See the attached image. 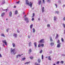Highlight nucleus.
I'll return each mask as SVG.
<instances>
[{"label":"nucleus","instance_id":"nucleus-42","mask_svg":"<svg viewBox=\"0 0 65 65\" xmlns=\"http://www.w3.org/2000/svg\"><path fill=\"white\" fill-rule=\"evenodd\" d=\"M42 50H41L40 51V53L41 54V53H42Z\"/></svg>","mask_w":65,"mask_h":65},{"label":"nucleus","instance_id":"nucleus-50","mask_svg":"<svg viewBox=\"0 0 65 65\" xmlns=\"http://www.w3.org/2000/svg\"><path fill=\"white\" fill-rule=\"evenodd\" d=\"M56 13H57V14H58V13H59V11H56Z\"/></svg>","mask_w":65,"mask_h":65},{"label":"nucleus","instance_id":"nucleus-22","mask_svg":"<svg viewBox=\"0 0 65 65\" xmlns=\"http://www.w3.org/2000/svg\"><path fill=\"white\" fill-rule=\"evenodd\" d=\"M57 20V17H54V21H56Z\"/></svg>","mask_w":65,"mask_h":65},{"label":"nucleus","instance_id":"nucleus-62","mask_svg":"<svg viewBox=\"0 0 65 65\" xmlns=\"http://www.w3.org/2000/svg\"><path fill=\"white\" fill-rule=\"evenodd\" d=\"M34 7H33L32 9H31L33 10V9H34Z\"/></svg>","mask_w":65,"mask_h":65},{"label":"nucleus","instance_id":"nucleus-57","mask_svg":"<svg viewBox=\"0 0 65 65\" xmlns=\"http://www.w3.org/2000/svg\"><path fill=\"white\" fill-rule=\"evenodd\" d=\"M50 54H52V51H51L50 52Z\"/></svg>","mask_w":65,"mask_h":65},{"label":"nucleus","instance_id":"nucleus-52","mask_svg":"<svg viewBox=\"0 0 65 65\" xmlns=\"http://www.w3.org/2000/svg\"><path fill=\"white\" fill-rule=\"evenodd\" d=\"M59 61H57V64H59Z\"/></svg>","mask_w":65,"mask_h":65},{"label":"nucleus","instance_id":"nucleus-45","mask_svg":"<svg viewBox=\"0 0 65 65\" xmlns=\"http://www.w3.org/2000/svg\"><path fill=\"white\" fill-rule=\"evenodd\" d=\"M61 55L62 56H65V55L64 54H62Z\"/></svg>","mask_w":65,"mask_h":65},{"label":"nucleus","instance_id":"nucleus-59","mask_svg":"<svg viewBox=\"0 0 65 65\" xmlns=\"http://www.w3.org/2000/svg\"><path fill=\"white\" fill-rule=\"evenodd\" d=\"M58 2H59V3H61V1L60 0Z\"/></svg>","mask_w":65,"mask_h":65},{"label":"nucleus","instance_id":"nucleus-43","mask_svg":"<svg viewBox=\"0 0 65 65\" xmlns=\"http://www.w3.org/2000/svg\"><path fill=\"white\" fill-rule=\"evenodd\" d=\"M4 10H5V11H6V12H7V9H4Z\"/></svg>","mask_w":65,"mask_h":65},{"label":"nucleus","instance_id":"nucleus-64","mask_svg":"<svg viewBox=\"0 0 65 65\" xmlns=\"http://www.w3.org/2000/svg\"><path fill=\"white\" fill-rule=\"evenodd\" d=\"M3 46H4V47L5 46V45H3Z\"/></svg>","mask_w":65,"mask_h":65},{"label":"nucleus","instance_id":"nucleus-40","mask_svg":"<svg viewBox=\"0 0 65 65\" xmlns=\"http://www.w3.org/2000/svg\"><path fill=\"white\" fill-rule=\"evenodd\" d=\"M42 59H43V55H42Z\"/></svg>","mask_w":65,"mask_h":65},{"label":"nucleus","instance_id":"nucleus-56","mask_svg":"<svg viewBox=\"0 0 65 65\" xmlns=\"http://www.w3.org/2000/svg\"><path fill=\"white\" fill-rule=\"evenodd\" d=\"M44 4V0H43Z\"/></svg>","mask_w":65,"mask_h":65},{"label":"nucleus","instance_id":"nucleus-4","mask_svg":"<svg viewBox=\"0 0 65 65\" xmlns=\"http://www.w3.org/2000/svg\"><path fill=\"white\" fill-rule=\"evenodd\" d=\"M42 12H44V7H43L42 8Z\"/></svg>","mask_w":65,"mask_h":65},{"label":"nucleus","instance_id":"nucleus-12","mask_svg":"<svg viewBox=\"0 0 65 65\" xmlns=\"http://www.w3.org/2000/svg\"><path fill=\"white\" fill-rule=\"evenodd\" d=\"M41 1H40L38 2V4L39 5H40L41 4Z\"/></svg>","mask_w":65,"mask_h":65},{"label":"nucleus","instance_id":"nucleus-21","mask_svg":"<svg viewBox=\"0 0 65 65\" xmlns=\"http://www.w3.org/2000/svg\"><path fill=\"white\" fill-rule=\"evenodd\" d=\"M2 42L3 43H5L6 42V40H3Z\"/></svg>","mask_w":65,"mask_h":65},{"label":"nucleus","instance_id":"nucleus-53","mask_svg":"<svg viewBox=\"0 0 65 65\" xmlns=\"http://www.w3.org/2000/svg\"><path fill=\"white\" fill-rule=\"evenodd\" d=\"M34 20V18H32L31 20H32V21H33Z\"/></svg>","mask_w":65,"mask_h":65},{"label":"nucleus","instance_id":"nucleus-54","mask_svg":"<svg viewBox=\"0 0 65 65\" xmlns=\"http://www.w3.org/2000/svg\"><path fill=\"white\" fill-rule=\"evenodd\" d=\"M40 18H38V21H40Z\"/></svg>","mask_w":65,"mask_h":65},{"label":"nucleus","instance_id":"nucleus-5","mask_svg":"<svg viewBox=\"0 0 65 65\" xmlns=\"http://www.w3.org/2000/svg\"><path fill=\"white\" fill-rule=\"evenodd\" d=\"M9 15L10 17H11V16H12V12L11 11L10 12Z\"/></svg>","mask_w":65,"mask_h":65},{"label":"nucleus","instance_id":"nucleus-20","mask_svg":"<svg viewBox=\"0 0 65 65\" xmlns=\"http://www.w3.org/2000/svg\"><path fill=\"white\" fill-rule=\"evenodd\" d=\"M57 43H58V44H61V43L60 42V40H58L57 41Z\"/></svg>","mask_w":65,"mask_h":65},{"label":"nucleus","instance_id":"nucleus-13","mask_svg":"<svg viewBox=\"0 0 65 65\" xmlns=\"http://www.w3.org/2000/svg\"><path fill=\"white\" fill-rule=\"evenodd\" d=\"M41 60H40V59H39L38 60V61L39 63H40V62Z\"/></svg>","mask_w":65,"mask_h":65},{"label":"nucleus","instance_id":"nucleus-44","mask_svg":"<svg viewBox=\"0 0 65 65\" xmlns=\"http://www.w3.org/2000/svg\"><path fill=\"white\" fill-rule=\"evenodd\" d=\"M17 4H19L20 3V1H18V2H17Z\"/></svg>","mask_w":65,"mask_h":65},{"label":"nucleus","instance_id":"nucleus-47","mask_svg":"<svg viewBox=\"0 0 65 65\" xmlns=\"http://www.w3.org/2000/svg\"><path fill=\"white\" fill-rule=\"evenodd\" d=\"M30 59H33V57H30Z\"/></svg>","mask_w":65,"mask_h":65},{"label":"nucleus","instance_id":"nucleus-19","mask_svg":"<svg viewBox=\"0 0 65 65\" xmlns=\"http://www.w3.org/2000/svg\"><path fill=\"white\" fill-rule=\"evenodd\" d=\"M18 11L17 10H16L15 11V14H18Z\"/></svg>","mask_w":65,"mask_h":65},{"label":"nucleus","instance_id":"nucleus-26","mask_svg":"<svg viewBox=\"0 0 65 65\" xmlns=\"http://www.w3.org/2000/svg\"><path fill=\"white\" fill-rule=\"evenodd\" d=\"M33 24H31L30 25V29H31L32 28V27H33Z\"/></svg>","mask_w":65,"mask_h":65},{"label":"nucleus","instance_id":"nucleus-11","mask_svg":"<svg viewBox=\"0 0 65 65\" xmlns=\"http://www.w3.org/2000/svg\"><path fill=\"white\" fill-rule=\"evenodd\" d=\"M34 44L35 45V46L36 48L37 47V43L36 42H35L34 43Z\"/></svg>","mask_w":65,"mask_h":65},{"label":"nucleus","instance_id":"nucleus-9","mask_svg":"<svg viewBox=\"0 0 65 65\" xmlns=\"http://www.w3.org/2000/svg\"><path fill=\"white\" fill-rule=\"evenodd\" d=\"M43 39H42L39 41V43H41L42 42H43Z\"/></svg>","mask_w":65,"mask_h":65},{"label":"nucleus","instance_id":"nucleus-23","mask_svg":"<svg viewBox=\"0 0 65 65\" xmlns=\"http://www.w3.org/2000/svg\"><path fill=\"white\" fill-rule=\"evenodd\" d=\"M5 3V0H4L3 1V2L2 4H4Z\"/></svg>","mask_w":65,"mask_h":65},{"label":"nucleus","instance_id":"nucleus-28","mask_svg":"<svg viewBox=\"0 0 65 65\" xmlns=\"http://www.w3.org/2000/svg\"><path fill=\"white\" fill-rule=\"evenodd\" d=\"M62 25L63 27V28H65V24H64L63 23L62 24Z\"/></svg>","mask_w":65,"mask_h":65},{"label":"nucleus","instance_id":"nucleus-2","mask_svg":"<svg viewBox=\"0 0 65 65\" xmlns=\"http://www.w3.org/2000/svg\"><path fill=\"white\" fill-rule=\"evenodd\" d=\"M11 53H13L14 55L15 54V49H14L13 50L12 48H11Z\"/></svg>","mask_w":65,"mask_h":65},{"label":"nucleus","instance_id":"nucleus-6","mask_svg":"<svg viewBox=\"0 0 65 65\" xmlns=\"http://www.w3.org/2000/svg\"><path fill=\"white\" fill-rule=\"evenodd\" d=\"M28 51L29 52V55H30L31 54V53L32 52V50L31 49H29L28 50Z\"/></svg>","mask_w":65,"mask_h":65},{"label":"nucleus","instance_id":"nucleus-61","mask_svg":"<svg viewBox=\"0 0 65 65\" xmlns=\"http://www.w3.org/2000/svg\"><path fill=\"white\" fill-rule=\"evenodd\" d=\"M63 7H65V5H64L63 6Z\"/></svg>","mask_w":65,"mask_h":65},{"label":"nucleus","instance_id":"nucleus-25","mask_svg":"<svg viewBox=\"0 0 65 65\" xmlns=\"http://www.w3.org/2000/svg\"><path fill=\"white\" fill-rule=\"evenodd\" d=\"M48 59H49V60H50V61L51 60V57L50 56H49L48 57Z\"/></svg>","mask_w":65,"mask_h":65},{"label":"nucleus","instance_id":"nucleus-55","mask_svg":"<svg viewBox=\"0 0 65 65\" xmlns=\"http://www.w3.org/2000/svg\"><path fill=\"white\" fill-rule=\"evenodd\" d=\"M0 56L1 58L2 57V55H1V54H0Z\"/></svg>","mask_w":65,"mask_h":65},{"label":"nucleus","instance_id":"nucleus-58","mask_svg":"<svg viewBox=\"0 0 65 65\" xmlns=\"http://www.w3.org/2000/svg\"><path fill=\"white\" fill-rule=\"evenodd\" d=\"M63 20L64 21H65V17H64V18H63Z\"/></svg>","mask_w":65,"mask_h":65},{"label":"nucleus","instance_id":"nucleus-35","mask_svg":"<svg viewBox=\"0 0 65 65\" xmlns=\"http://www.w3.org/2000/svg\"><path fill=\"white\" fill-rule=\"evenodd\" d=\"M41 46V45L40 44H39L38 45V47H40V46Z\"/></svg>","mask_w":65,"mask_h":65},{"label":"nucleus","instance_id":"nucleus-41","mask_svg":"<svg viewBox=\"0 0 65 65\" xmlns=\"http://www.w3.org/2000/svg\"><path fill=\"white\" fill-rule=\"evenodd\" d=\"M55 5L56 7V8H57L58 7V6H57V5L56 4H55Z\"/></svg>","mask_w":65,"mask_h":65},{"label":"nucleus","instance_id":"nucleus-36","mask_svg":"<svg viewBox=\"0 0 65 65\" xmlns=\"http://www.w3.org/2000/svg\"><path fill=\"white\" fill-rule=\"evenodd\" d=\"M61 41L62 42H64V39H63V38H61Z\"/></svg>","mask_w":65,"mask_h":65},{"label":"nucleus","instance_id":"nucleus-37","mask_svg":"<svg viewBox=\"0 0 65 65\" xmlns=\"http://www.w3.org/2000/svg\"><path fill=\"white\" fill-rule=\"evenodd\" d=\"M5 43V45H7V43L6 42H5V43Z\"/></svg>","mask_w":65,"mask_h":65},{"label":"nucleus","instance_id":"nucleus-63","mask_svg":"<svg viewBox=\"0 0 65 65\" xmlns=\"http://www.w3.org/2000/svg\"><path fill=\"white\" fill-rule=\"evenodd\" d=\"M26 15H24V17H26Z\"/></svg>","mask_w":65,"mask_h":65},{"label":"nucleus","instance_id":"nucleus-34","mask_svg":"<svg viewBox=\"0 0 65 65\" xmlns=\"http://www.w3.org/2000/svg\"><path fill=\"white\" fill-rule=\"evenodd\" d=\"M59 35H58V34H56V38H58V37Z\"/></svg>","mask_w":65,"mask_h":65},{"label":"nucleus","instance_id":"nucleus-46","mask_svg":"<svg viewBox=\"0 0 65 65\" xmlns=\"http://www.w3.org/2000/svg\"><path fill=\"white\" fill-rule=\"evenodd\" d=\"M17 31L18 33H19V32H20V31H19V30H18V29L17 30Z\"/></svg>","mask_w":65,"mask_h":65},{"label":"nucleus","instance_id":"nucleus-7","mask_svg":"<svg viewBox=\"0 0 65 65\" xmlns=\"http://www.w3.org/2000/svg\"><path fill=\"white\" fill-rule=\"evenodd\" d=\"M57 44V47L58 48L60 47H61V45L60 44Z\"/></svg>","mask_w":65,"mask_h":65},{"label":"nucleus","instance_id":"nucleus-48","mask_svg":"<svg viewBox=\"0 0 65 65\" xmlns=\"http://www.w3.org/2000/svg\"><path fill=\"white\" fill-rule=\"evenodd\" d=\"M35 15V14L34 13H33V17H34V15Z\"/></svg>","mask_w":65,"mask_h":65},{"label":"nucleus","instance_id":"nucleus-32","mask_svg":"<svg viewBox=\"0 0 65 65\" xmlns=\"http://www.w3.org/2000/svg\"><path fill=\"white\" fill-rule=\"evenodd\" d=\"M47 2H48V3H51V1L50 0H48L47 1Z\"/></svg>","mask_w":65,"mask_h":65},{"label":"nucleus","instance_id":"nucleus-49","mask_svg":"<svg viewBox=\"0 0 65 65\" xmlns=\"http://www.w3.org/2000/svg\"><path fill=\"white\" fill-rule=\"evenodd\" d=\"M41 46H44V45L43 44H42L41 45Z\"/></svg>","mask_w":65,"mask_h":65},{"label":"nucleus","instance_id":"nucleus-10","mask_svg":"<svg viewBox=\"0 0 65 65\" xmlns=\"http://www.w3.org/2000/svg\"><path fill=\"white\" fill-rule=\"evenodd\" d=\"M13 36L14 37L17 38V35L15 34H14L13 35Z\"/></svg>","mask_w":65,"mask_h":65},{"label":"nucleus","instance_id":"nucleus-8","mask_svg":"<svg viewBox=\"0 0 65 65\" xmlns=\"http://www.w3.org/2000/svg\"><path fill=\"white\" fill-rule=\"evenodd\" d=\"M50 44L51 46H53L54 45V43L51 42L50 43Z\"/></svg>","mask_w":65,"mask_h":65},{"label":"nucleus","instance_id":"nucleus-16","mask_svg":"<svg viewBox=\"0 0 65 65\" xmlns=\"http://www.w3.org/2000/svg\"><path fill=\"white\" fill-rule=\"evenodd\" d=\"M1 36H3V37H5V35L3 34H1Z\"/></svg>","mask_w":65,"mask_h":65},{"label":"nucleus","instance_id":"nucleus-24","mask_svg":"<svg viewBox=\"0 0 65 65\" xmlns=\"http://www.w3.org/2000/svg\"><path fill=\"white\" fill-rule=\"evenodd\" d=\"M5 14V13L4 12L2 14V15H1V16L2 17H3V16L4 15V14Z\"/></svg>","mask_w":65,"mask_h":65},{"label":"nucleus","instance_id":"nucleus-39","mask_svg":"<svg viewBox=\"0 0 65 65\" xmlns=\"http://www.w3.org/2000/svg\"><path fill=\"white\" fill-rule=\"evenodd\" d=\"M60 63H62V64H63L64 63V61H61L60 62Z\"/></svg>","mask_w":65,"mask_h":65},{"label":"nucleus","instance_id":"nucleus-3","mask_svg":"<svg viewBox=\"0 0 65 65\" xmlns=\"http://www.w3.org/2000/svg\"><path fill=\"white\" fill-rule=\"evenodd\" d=\"M24 20L26 21V23H29V19L27 17L24 18Z\"/></svg>","mask_w":65,"mask_h":65},{"label":"nucleus","instance_id":"nucleus-38","mask_svg":"<svg viewBox=\"0 0 65 65\" xmlns=\"http://www.w3.org/2000/svg\"><path fill=\"white\" fill-rule=\"evenodd\" d=\"M9 30V28H8L6 30V31H7V32H8V30Z\"/></svg>","mask_w":65,"mask_h":65},{"label":"nucleus","instance_id":"nucleus-51","mask_svg":"<svg viewBox=\"0 0 65 65\" xmlns=\"http://www.w3.org/2000/svg\"><path fill=\"white\" fill-rule=\"evenodd\" d=\"M28 38H30V36H28Z\"/></svg>","mask_w":65,"mask_h":65},{"label":"nucleus","instance_id":"nucleus-14","mask_svg":"<svg viewBox=\"0 0 65 65\" xmlns=\"http://www.w3.org/2000/svg\"><path fill=\"white\" fill-rule=\"evenodd\" d=\"M50 41L51 42H53V39H52V37H50Z\"/></svg>","mask_w":65,"mask_h":65},{"label":"nucleus","instance_id":"nucleus-31","mask_svg":"<svg viewBox=\"0 0 65 65\" xmlns=\"http://www.w3.org/2000/svg\"><path fill=\"white\" fill-rule=\"evenodd\" d=\"M12 45L13 46V47H15V44L14 43H12Z\"/></svg>","mask_w":65,"mask_h":65},{"label":"nucleus","instance_id":"nucleus-18","mask_svg":"<svg viewBox=\"0 0 65 65\" xmlns=\"http://www.w3.org/2000/svg\"><path fill=\"white\" fill-rule=\"evenodd\" d=\"M29 46H32V45H31V42H30L29 43Z\"/></svg>","mask_w":65,"mask_h":65},{"label":"nucleus","instance_id":"nucleus-60","mask_svg":"<svg viewBox=\"0 0 65 65\" xmlns=\"http://www.w3.org/2000/svg\"><path fill=\"white\" fill-rule=\"evenodd\" d=\"M14 8H16V6H14Z\"/></svg>","mask_w":65,"mask_h":65},{"label":"nucleus","instance_id":"nucleus-29","mask_svg":"<svg viewBox=\"0 0 65 65\" xmlns=\"http://www.w3.org/2000/svg\"><path fill=\"white\" fill-rule=\"evenodd\" d=\"M29 62H26L24 63V64H25V65H26V64H29Z\"/></svg>","mask_w":65,"mask_h":65},{"label":"nucleus","instance_id":"nucleus-17","mask_svg":"<svg viewBox=\"0 0 65 65\" xmlns=\"http://www.w3.org/2000/svg\"><path fill=\"white\" fill-rule=\"evenodd\" d=\"M19 57H21V55H17L16 56V58H19Z\"/></svg>","mask_w":65,"mask_h":65},{"label":"nucleus","instance_id":"nucleus-1","mask_svg":"<svg viewBox=\"0 0 65 65\" xmlns=\"http://www.w3.org/2000/svg\"><path fill=\"white\" fill-rule=\"evenodd\" d=\"M26 3L27 5H28L29 6H30L31 8L32 7V4L33 3H31V2H30V4H29V2H28V0H26Z\"/></svg>","mask_w":65,"mask_h":65},{"label":"nucleus","instance_id":"nucleus-27","mask_svg":"<svg viewBox=\"0 0 65 65\" xmlns=\"http://www.w3.org/2000/svg\"><path fill=\"white\" fill-rule=\"evenodd\" d=\"M35 64L36 65H40V64H38L37 62H36L35 63Z\"/></svg>","mask_w":65,"mask_h":65},{"label":"nucleus","instance_id":"nucleus-15","mask_svg":"<svg viewBox=\"0 0 65 65\" xmlns=\"http://www.w3.org/2000/svg\"><path fill=\"white\" fill-rule=\"evenodd\" d=\"M32 30H33V32L34 33L35 32V29L34 28L32 29Z\"/></svg>","mask_w":65,"mask_h":65},{"label":"nucleus","instance_id":"nucleus-30","mask_svg":"<svg viewBox=\"0 0 65 65\" xmlns=\"http://www.w3.org/2000/svg\"><path fill=\"white\" fill-rule=\"evenodd\" d=\"M47 27H50V25L49 24H48L47 25Z\"/></svg>","mask_w":65,"mask_h":65},{"label":"nucleus","instance_id":"nucleus-33","mask_svg":"<svg viewBox=\"0 0 65 65\" xmlns=\"http://www.w3.org/2000/svg\"><path fill=\"white\" fill-rule=\"evenodd\" d=\"M25 59H26V58H23L22 59V60H23V61H24V60H25Z\"/></svg>","mask_w":65,"mask_h":65}]
</instances>
